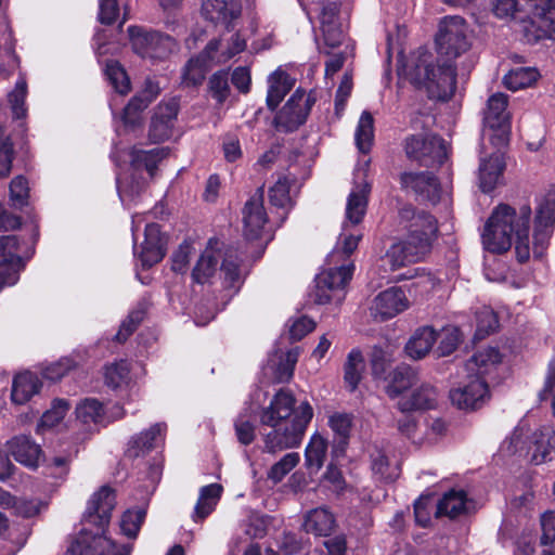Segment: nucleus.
Listing matches in <instances>:
<instances>
[{
  "label": "nucleus",
  "instance_id": "obj_3",
  "mask_svg": "<svg viewBox=\"0 0 555 555\" xmlns=\"http://www.w3.org/2000/svg\"><path fill=\"white\" fill-rule=\"evenodd\" d=\"M296 399L288 390H279L263 408L259 420L271 430L264 435V451L269 453L281 452L298 447L305 436L306 429L313 416V409L309 402L304 401L295 408Z\"/></svg>",
  "mask_w": 555,
  "mask_h": 555
},
{
  "label": "nucleus",
  "instance_id": "obj_14",
  "mask_svg": "<svg viewBox=\"0 0 555 555\" xmlns=\"http://www.w3.org/2000/svg\"><path fill=\"white\" fill-rule=\"evenodd\" d=\"M467 378V382L450 390V400L459 409L475 410L480 408L489 398V388L482 378Z\"/></svg>",
  "mask_w": 555,
  "mask_h": 555
},
{
  "label": "nucleus",
  "instance_id": "obj_22",
  "mask_svg": "<svg viewBox=\"0 0 555 555\" xmlns=\"http://www.w3.org/2000/svg\"><path fill=\"white\" fill-rule=\"evenodd\" d=\"M400 183L403 189L412 190L433 204L439 202L440 186L437 179L428 172H403Z\"/></svg>",
  "mask_w": 555,
  "mask_h": 555
},
{
  "label": "nucleus",
  "instance_id": "obj_1",
  "mask_svg": "<svg viewBox=\"0 0 555 555\" xmlns=\"http://www.w3.org/2000/svg\"><path fill=\"white\" fill-rule=\"evenodd\" d=\"M531 208L522 205L518 210L506 204L496 206L481 233L485 249L501 254L515 244L518 261H527L531 254L542 258L555 224V188L539 202L534 220L533 237L529 236Z\"/></svg>",
  "mask_w": 555,
  "mask_h": 555
},
{
  "label": "nucleus",
  "instance_id": "obj_34",
  "mask_svg": "<svg viewBox=\"0 0 555 555\" xmlns=\"http://www.w3.org/2000/svg\"><path fill=\"white\" fill-rule=\"evenodd\" d=\"M335 526L333 514L324 507L311 509L305 516L304 529L314 535H328Z\"/></svg>",
  "mask_w": 555,
  "mask_h": 555
},
{
  "label": "nucleus",
  "instance_id": "obj_15",
  "mask_svg": "<svg viewBox=\"0 0 555 555\" xmlns=\"http://www.w3.org/2000/svg\"><path fill=\"white\" fill-rule=\"evenodd\" d=\"M244 235L247 240H257L261 236L268 221L263 207V188H259L245 203L243 208Z\"/></svg>",
  "mask_w": 555,
  "mask_h": 555
},
{
  "label": "nucleus",
  "instance_id": "obj_17",
  "mask_svg": "<svg viewBox=\"0 0 555 555\" xmlns=\"http://www.w3.org/2000/svg\"><path fill=\"white\" fill-rule=\"evenodd\" d=\"M424 246H414L405 240L395 243L380 258V266L385 272H393L410 262H416L427 255L424 253Z\"/></svg>",
  "mask_w": 555,
  "mask_h": 555
},
{
  "label": "nucleus",
  "instance_id": "obj_45",
  "mask_svg": "<svg viewBox=\"0 0 555 555\" xmlns=\"http://www.w3.org/2000/svg\"><path fill=\"white\" fill-rule=\"evenodd\" d=\"M105 384L114 389L128 385L130 380V366L127 361L114 362L105 367Z\"/></svg>",
  "mask_w": 555,
  "mask_h": 555
},
{
  "label": "nucleus",
  "instance_id": "obj_46",
  "mask_svg": "<svg viewBox=\"0 0 555 555\" xmlns=\"http://www.w3.org/2000/svg\"><path fill=\"white\" fill-rule=\"evenodd\" d=\"M27 95V83L24 77H20L14 89L8 94V102L15 119L25 118L27 108L25 100Z\"/></svg>",
  "mask_w": 555,
  "mask_h": 555
},
{
  "label": "nucleus",
  "instance_id": "obj_58",
  "mask_svg": "<svg viewBox=\"0 0 555 555\" xmlns=\"http://www.w3.org/2000/svg\"><path fill=\"white\" fill-rule=\"evenodd\" d=\"M194 254V248L190 243H182L172 255L171 268L175 272H185L190 258Z\"/></svg>",
  "mask_w": 555,
  "mask_h": 555
},
{
  "label": "nucleus",
  "instance_id": "obj_43",
  "mask_svg": "<svg viewBox=\"0 0 555 555\" xmlns=\"http://www.w3.org/2000/svg\"><path fill=\"white\" fill-rule=\"evenodd\" d=\"M374 139V119L371 113L364 111L359 119L356 130V143L358 149L366 153L370 151Z\"/></svg>",
  "mask_w": 555,
  "mask_h": 555
},
{
  "label": "nucleus",
  "instance_id": "obj_54",
  "mask_svg": "<svg viewBox=\"0 0 555 555\" xmlns=\"http://www.w3.org/2000/svg\"><path fill=\"white\" fill-rule=\"evenodd\" d=\"M300 456L296 452L285 454L269 470L268 478L273 482H280L298 463Z\"/></svg>",
  "mask_w": 555,
  "mask_h": 555
},
{
  "label": "nucleus",
  "instance_id": "obj_39",
  "mask_svg": "<svg viewBox=\"0 0 555 555\" xmlns=\"http://www.w3.org/2000/svg\"><path fill=\"white\" fill-rule=\"evenodd\" d=\"M540 74L534 67H516L504 76V85L507 89L517 91L532 86Z\"/></svg>",
  "mask_w": 555,
  "mask_h": 555
},
{
  "label": "nucleus",
  "instance_id": "obj_4",
  "mask_svg": "<svg viewBox=\"0 0 555 555\" xmlns=\"http://www.w3.org/2000/svg\"><path fill=\"white\" fill-rule=\"evenodd\" d=\"M116 505L114 491L104 486L92 494L82 516L79 535L70 543L72 555H130L131 545L116 544L104 534Z\"/></svg>",
  "mask_w": 555,
  "mask_h": 555
},
{
  "label": "nucleus",
  "instance_id": "obj_53",
  "mask_svg": "<svg viewBox=\"0 0 555 555\" xmlns=\"http://www.w3.org/2000/svg\"><path fill=\"white\" fill-rule=\"evenodd\" d=\"M105 74L113 88L119 94H127L130 91V80L126 70L115 61L106 64Z\"/></svg>",
  "mask_w": 555,
  "mask_h": 555
},
{
  "label": "nucleus",
  "instance_id": "obj_36",
  "mask_svg": "<svg viewBox=\"0 0 555 555\" xmlns=\"http://www.w3.org/2000/svg\"><path fill=\"white\" fill-rule=\"evenodd\" d=\"M222 493V486L211 483L201 488L199 498L194 508L193 519L195 521L207 517L216 507Z\"/></svg>",
  "mask_w": 555,
  "mask_h": 555
},
{
  "label": "nucleus",
  "instance_id": "obj_6",
  "mask_svg": "<svg viewBox=\"0 0 555 555\" xmlns=\"http://www.w3.org/2000/svg\"><path fill=\"white\" fill-rule=\"evenodd\" d=\"M492 11L499 18H511L524 11L537 28V39L555 40V2L554 0H490Z\"/></svg>",
  "mask_w": 555,
  "mask_h": 555
},
{
  "label": "nucleus",
  "instance_id": "obj_26",
  "mask_svg": "<svg viewBox=\"0 0 555 555\" xmlns=\"http://www.w3.org/2000/svg\"><path fill=\"white\" fill-rule=\"evenodd\" d=\"M505 169L504 156L500 151L492 153L488 158L481 157L479 165V186L482 192H491L503 178Z\"/></svg>",
  "mask_w": 555,
  "mask_h": 555
},
{
  "label": "nucleus",
  "instance_id": "obj_60",
  "mask_svg": "<svg viewBox=\"0 0 555 555\" xmlns=\"http://www.w3.org/2000/svg\"><path fill=\"white\" fill-rule=\"evenodd\" d=\"M74 366L75 363L73 360L64 358L47 366L43 370V376L50 380H59L65 374H67Z\"/></svg>",
  "mask_w": 555,
  "mask_h": 555
},
{
  "label": "nucleus",
  "instance_id": "obj_55",
  "mask_svg": "<svg viewBox=\"0 0 555 555\" xmlns=\"http://www.w3.org/2000/svg\"><path fill=\"white\" fill-rule=\"evenodd\" d=\"M413 273L404 275V279L414 280L411 286L418 292L421 295H425L435 289L438 280L431 275L429 272H426L424 269H414Z\"/></svg>",
  "mask_w": 555,
  "mask_h": 555
},
{
  "label": "nucleus",
  "instance_id": "obj_62",
  "mask_svg": "<svg viewBox=\"0 0 555 555\" xmlns=\"http://www.w3.org/2000/svg\"><path fill=\"white\" fill-rule=\"evenodd\" d=\"M11 199L16 206H23L28 196V183L25 178L16 177L10 184Z\"/></svg>",
  "mask_w": 555,
  "mask_h": 555
},
{
  "label": "nucleus",
  "instance_id": "obj_20",
  "mask_svg": "<svg viewBox=\"0 0 555 555\" xmlns=\"http://www.w3.org/2000/svg\"><path fill=\"white\" fill-rule=\"evenodd\" d=\"M440 392L435 385L422 383L409 396H403L398 401V408L402 412L431 410L438 406Z\"/></svg>",
  "mask_w": 555,
  "mask_h": 555
},
{
  "label": "nucleus",
  "instance_id": "obj_11",
  "mask_svg": "<svg viewBox=\"0 0 555 555\" xmlns=\"http://www.w3.org/2000/svg\"><path fill=\"white\" fill-rule=\"evenodd\" d=\"M132 48L143 57L164 59L177 47L176 41L157 31H145L140 27L128 28Z\"/></svg>",
  "mask_w": 555,
  "mask_h": 555
},
{
  "label": "nucleus",
  "instance_id": "obj_25",
  "mask_svg": "<svg viewBox=\"0 0 555 555\" xmlns=\"http://www.w3.org/2000/svg\"><path fill=\"white\" fill-rule=\"evenodd\" d=\"M202 12L210 22L228 26L241 15L242 5L238 0H203Z\"/></svg>",
  "mask_w": 555,
  "mask_h": 555
},
{
  "label": "nucleus",
  "instance_id": "obj_40",
  "mask_svg": "<svg viewBox=\"0 0 555 555\" xmlns=\"http://www.w3.org/2000/svg\"><path fill=\"white\" fill-rule=\"evenodd\" d=\"M327 442L320 435H313L306 447L305 459L309 469L319 472L326 457Z\"/></svg>",
  "mask_w": 555,
  "mask_h": 555
},
{
  "label": "nucleus",
  "instance_id": "obj_13",
  "mask_svg": "<svg viewBox=\"0 0 555 555\" xmlns=\"http://www.w3.org/2000/svg\"><path fill=\"white\" fill-rule=\"evenodd\" d=\"M410 307L409 298L400 287H389L375 296L370 313L376 321H386L402 313Z\"/></svg>",
  "mask_w": 555,
  "mask_h": 555
},
{
  "label": "nucleus",
  "instance_id": "obj_30",
  "mask_svg": "<svg viewBox=\"0 0 555 555\" xmlns=\"http://www.w3.org/2000/svg\"><path fill=\"white\" fill-rule=\"evenodd\" d=\"M529 450L531 461L537 465L552 460L555 453V430L552 427H542L534 433Z\"/></svg>",
  "mask_w": 555,
  "mask_h": 555
},
{
  "label": "nucleus",
  "instance_id": "obj_28",
  "mask_svg": "<svg viewBox=\"0 0 555 555\" xmlns=\"http://www.w3.org/2000/svg\"><path fill=\"white\" fill-rule=\"evenodd\" d=\"M437 340L438 334L433 326H421L414 331L405 344L404 351L409 358L421 360L431 351Z\"/></svg>",
  "mask_w": 555,
  "mask_h": 555
},
{
  "label": "nucleus",
  "instance_id": "obj_35",
  "mask_svg": "<svg viewBox=\"0 0 555 555\" xmlns=\"http://www.w3.org/2000/svg\"><path fill=\"white\" fill-rule=\"evenodd\" d=\"M467 509V498L463 490H451L447 492L437 504V516L455 518Z\"/></svg>",
  "mask_w": 555,
  "mask_h": 555
},
{
  "label": "nucleus",
  "instance_id": "obj_37",
  "mask_svg": "<svg viewBox=\"0 0 555 555\" xmlns=\"http://www.w3.org/2000/svg\"><path fill=\"white\" fill-rule=\"evenodd\" d=\"M77 420L82 424H103L106 421L103 404L94 398H86L76 406Z\"/></svg>",
  "mask_w": 555,
  "mask_h": 555
},
{
  "label": "nucleus",
  "instance_id": "obj_41",
  "mask_svg": "<svg viewBox=\"0 0 555 555\" xmlns=\"http://www.w3.org/2000/svg\"><path fill=\"white\" fill-rule=\"evenodd\" d=\"M167 156V151L163 147H154L150 151L132 149L130 151L131 163L134 167H144L153 176L157 163Z\"/></svg>",
  "mask_w": 555,
  "mask_h": 555
},
{
  "label": "nucleus",
  "instance_id": "obj_59",
  "mask_svg": "<svg viewBox=\"0 0 555 555\" xmlns=\"http://www.w3.org/2000/svg\"><path fill=\"white\" fill-rule=\"evenodd\" d=\"M143 311L134 310L129 313L128 318L121 323L115 338L118 341H125L138 327L143 320Z\"/></svg>",
  "mask_w": 555,
  "mask_h": 555
},
{
  "label": "nucleus",
  "instance_id": "obj_63",
  "mask_svg": "<svg viewBox=\"0 0 555 555\" xmlns=\"http://www.w3.org/2000/svg\"><path fill=\"white\" fill-rule=\"evenodd\" d=\"M235 433L238 441L249 444L255 439V427L244 415H240L235 422Z\"/></svg>",
  "mask_w": 555,
  "mask_h": 555
},
{
  "label": "nucleus",
  "instance_id": "obj_57",
  "mask_svg": "<svg viewBox=\"0 0 555 555\" xmlns=\"http://www.w3.org/2000/svg\"><path fill=\"white\" fill-rule=\"evenodd\" d=\"M13 160V146L5 131L0 127V176L5 177L10 173Z\"/></svg>",
  "mask_w": 555,
  "mask_h": 555
},
{
  "label": "nucleus",
  "instance_id": "obj_52",
  "mask_svg": "<svg viewBox=\"0 0 555 555\" xmlns=\"http://www.w3.org/2000/svg\"><path fill=\"white\" fill-rule=\"evenodd\" d=\"M363 357L359 350H351L345 364V382L354 390L361 379Z\"/></svg>",
  "mask_w": 555,
  "mask_h": 555
},
{
  "label": "nucleus",
  "instance_id": "obj_50",
  "mask_svg": "<svg viewBox=\"0 0 555 555\" xmlns=\"http://www.w3.org/2000/svg\"><path fill=\"white\" fill-rule=\"evenodd\" d=\"M207 63L199 57L191 59L182 72V85L185 87H195L203 82L207 70Z\"/></svg>",
  "mask_w": 555,
  "mask_h": 555
},
{
  "label": "nucleus",
  "instance_id": "obj_33",
  "mask_svg": "<svg viewBox=\"0 0 555 555\" xmlns=\"http://www.w3.org/2000/svg\"><path fill=\"white\" fill-rule=\"evenodd\" d=\"M220 255L209 246L203 251L195 267L192 270L193 282L197 284L210 283L217 272Z\"/></svg>",
  "mask_w": 555,
  "mask_h": 555
},
{
  "label": "nucleus",
  "instance_id": "obj_56",
  "mask_svg": "<svg viewBox=\"0 0 555 555\" xmlns=\"http://www.w3.org/2000/svg\"><path fill=\"white\" fill-rule=\"evenodd\" d=\"M209 91L219 103L227 100L230 93L228 74L225 72L215 73L208 81Z\"/></svg>",
  "mask_w": 555,
  "mask_h": 555
},
{
  "label": "nucleus",
  "instance_id": "obj_27",
  "mask_svg": "<svg viewBox=\"0 0 555 555\" xmlns=\"http://www.w3.org/2000/svg\"><path fill=\"white\" fill-rule=\"evenodd\" d=\"M165 256L164 238L159 225L147 223L144 229V241L139 254L143 267H152Z\"/></svg>",
  "mask_w": 555,
  "mask_h": 555
},
{
  "label": "nucleus",
  "instance_id": "obj_23",
  "mask_svg": "<svg viewBox=\"0 0 555 555\" xmlns=\"http://www.w3.org/2000/svg\"><path fill=\"white\" fill-rule=\"evenodd\" d=\"M503 354L496 347H486L476 351L469 360L465 363V371L467 377H479L483 379V376L493 372L498 365L501 364Z\"/></svg>",
  "mask_w": 555,
  "mask_h": 555
},
{
  "label": "nucleus",
  "instance_id": "obj_8",
  "mask_svg": "<svg viewBox=\"0 0 555 555\" xmlns=\"http://www.w3.org/2000/svg\"><path fill=\"white\" fill-rule=\"evenodd\" d=\"M507 96L503 93L491 95L483 113V133L493 145L501 147L507 144L511 133Z\"/></svg>",
  "mask_w": 555,
  "mask_h": 555
},
{
  "label": "nucleus",
  "instance_id": "obj_12",
  "mask_svg": "<svg viewBox=\"0 0 555 555\" xmlns=\"http://www.w3.org/2000/svg\"><path fill=\"white\" fill-rule=\"evenodd\" d=\"M21 250L22 244L16 235L0 236V291L18 281L20 272L25 266Z\"/></svg>",
  "mask_w": 555,
  "mask_h": 555
},
{
  "label": "nucleus",
  "instance_id": "obj_2",
  "mask_svg": "<svg viewBox=\"0 0 555 555\" xmlns=\"http://www.w3.org/2000/svg\"><path fill=\"white\" fill-rule=\"evenodd\" d=\"M436 44L446 62L435 63L434 55L426 49L411 54L403 66L404 77L416 88L424 89L430 99L449 100L456 88V72L450 62L470 49L468 26L461 16H447L439 24Z\"/></svg>",
  "mask_w": 555,
  "mask_h": 555
},
{
  "label": "nucleus",
  "instance_id": "obj_24",
  "mask_svg": "<svg viewBox=\"0 0 555 555\" xmlns=\"http://www.w3.org/2000/svg\"><path fill=\"white\" fill-rule=\"evenodd\" d=\"M167 426L164 423H157L150 429L142 431L133 437L129 443L126 454L130 459H137L145 455L154 448L164 442Z\"/></svg>",
  "mask_w": 555,
  "mask_h": 555
},
{
  "label": "nucleus",
  "instance_id": "obj_51",
  "mask_svg": "<svg viewBox=\"0 0 555 555\" xmlns=\"http://www.w3.org/2000/svg\"><path fill=\"white\" fill-rule=\"evenodd\" d=\"M498 326V317L490 307H482L476 312V338H483L494 332Z\"/></svg>",
  "mask_w": 555,
  "mask_h": 555
},
{
  "label": "nucleus",
  "instance_id": "obj_5",
  "mask_svg": "<svg viewBox=\"0 0 555 555\" xmlns=\"http://www.w3.org/2000/svg\"><path fill=\"white\" fill-rule=\"evenodd\" d=\"M362 235L359 225L343 222L341 232L326 259L328 268L315 276L314 286L309 294L313 302L325 305L331 301L339 304L344 300L345 288L354 270L349 257L358 248Z\"/></svg>",
  "mask_w": 555,
  "mask_h": 555
},
{
  "label": "nucleus",
  "instance_id": "obj_19",
  "mask_svg": "<svg viewBox=\"0 0 555 555\" xmlns=\"http://www.w3.org/2000/svg\"><path fill=\"white\" fill-rule=\"evenodd\" d=\"M7 450L16 462L30 469H36L43 457L41 447L26 435L10 439L7 442Z\"/></svg>",
  "mask_w": 555,
  "mask_h": 555
},
{
  "label": "nucleus",
  "instance_id": "obj_29",
  "mask_svg": "<svg viewBox=\"0 0 555 555\" xmlns=\"http://www.w3.org/2000/svg\"><path fill=\"white\" fill-rule=\"evenodd\" d=\"M158 87L153 82L146 85L145 90L134 95L124 109L122 120L126 126L134 128L141 120V113L158 94Z\"/></svg>",
  "mask_w": 555,
  "mask_h": 555
},
{
  "label": "nucleus",
  "instance_id": "obj_21",
  "mask_svg": "<svg viewBox=\"0 0 555 555\" xmlns=\"http://www.w3.org/2000/svg\"><path fill=\"white\" fill-rule=\"evenodd\" d=\"M300 349L298 347L288 350L287 352L275 351L272 353L264 366V373L271 375L275 383H287L294 375V370Z\"/></svg>",
  "mask_w": 555,
  "mask_h": 555
},
{
  "label": "nucleus",
  "instance_id": "obj_31",
  "mask_svg": "<svg viewBox=\"0 0 555 555\" xmlns=\"http://www.w3.org/2000/svg\"><path fill=\"white\" fill-rule=\"evenodd\" d=\"M295 79L286 72L276 69L268 78L267 105L275 109L287 92L294 87Z\"/></svg>",
  "mask_w": 555,
  "mask_h": 555
},
{
  "label": "nucleus",
  "instance_id": "obj_42",
  "mask_svg": "<svg viewBox=\"0 0 555 555\" xmlns=\"http://www.w3.org/2000/svg\"><path fill=\"white\" fill-rule=\"evenodd\" d=\"M438 334V347L436 353L438 357L450 356L462 343L463 334L460 328L453 325L442 327Z\"/></svg>",
  "mask_w": 555,
  "mask_h": 555
},
{
  "label": "nucleus",
  "instance_id": "obj_47",
  "mask_svg": "<svg viewBox=\"0 0 555 555\" xmlns=\"http://www.w3.org/2000/svg\"><path fill=\"white\" fill-rule=\"evenodd\" d=\"M145 515L146 513L143 508L127 509L121 515L119 521L121 533L129 539H135L145 519Z\"/></svg>",
  "mask_w": 555,
  "mask_h": 555
},
{
  "label": "nucleus",
  "instance_id": "obj_61",
  "mask_svg": "<svg viewBox=\"0 0 555 555\" xmlns=\"http://www.w3.org/2000/svg\"><path fill=\"white\" fill-rule=\"evenodd\" d=\"M328 425L336 435L346 439L351 429V416L346 413H335L330 417Z\"/></svg>",
  "mask_w": 555,
  "mask_h": 555
},
{
  "label": "nucleus",
  "instance_id": "obj_18",
  "mask_svg": "<svg viewBox=\"0 0 555 555\" xmlns=\"http://www.w3.org/2000/svg\"><path fill=\"white\" fill-rule=\"evenodd\" d=\"M178 111L179 103L176 99L157 105L150 127V139L153 142L165 141L171 137Z\"/></svg>",
  "mask_w": 555,
  "mask_h": 555
},
{
  "label": "nucleus",
  "instance_id": "obj_44",
  "mask_svg": "<svg viewBox=\"0 0 555 555\" xmlns=\"http://www.w3.org/2000/svg\"><path fill=\"white\" fill-rule=\"evenodd\" d=\"M69 410L68 401L64 399H56L52 402L51 408L46 411L37 426L38 434L43 433L46 428H53L56 426L67 414Z\"/></svg>",
  "mask_w": 555,
  "mask_h": 555
},
{
  "label": "nucleus",
  "instance_id": "obj_49",
  "mask_svg": "<svg viewBox=\"0 0 555 555\" xmlns=\"http://www.w3.org/2000/svg\"><path fill=\"white\" fill-rule=\"evenodd\" d=\"M291 180L287 177H280L269 190L270 203L282 209H291L293 206L289 195Z\"/></svg>",
  "mask_w": 555,
  "mask_h": 555
},
{
  "label": "nucleus",
  "instance_id": "obj_10",
  "mask_svg": "<svg viewBox=\"0 0 555 555\" xmlns=\"http://www.w3.org/2000/svg\"><path fill=\"white\" fill-rule=\"evenodd\" d=\"M315 103L312 93H306L297 89L276 114L274 124L278 130L292 132L298 129L305 121Z\"/></svg>",
  "mask_w": 555,
  "mask_h": 555
},
{
  "label": "nucleus",
  "instance_id": "obj_7",
  "mask_svg": "<svg viewBox=\"0 0 555 555\" xmlns=\"http://www.w3.org/2000/svg\"><path fill=\"white\" fill-rule=\"evenodd\" d=\"M398 222L405 232L404 240L414 246L425 245L424 253L428 254L437 236L436 219L423 210H415L412 206H404L399 210Z\"/></svg>",
  "mask_w": 555,
  "mask_h": 555
},
{
  "label": "nucleus",
  "instance_id": "obj_16",
  "mask_svg": "<svg viewBox=\"0 0 555 555\" xmlns=\"http://www.w3.org/2000/svg\"><path fill=\"white\" fill-rule=\"evenodd\" d=\"M357 181L348 195L346 205L345 223L360 225L367 208L369 194L371 185L365 179V171L362 170L357 173Z\"/></svg>",
  "mask_w": 555,
  "mask_h": 555
},
{
  "label": "nucleus",
  "instance_id": "obj_9",
  "mask_svg": "<svg viewBox=\"0 0 555 555\" xmlns=\"http://www.w3.org/2000/svg\"><path fill=\"white\" fill-rule=\"evenodd\" d=\"M404 152L409 159L430 167L441 165L448 156L443 139L434 134H412L404 140Z\"/></svg>",
  "mask_w": 555,
  "mask_h": 555
},
{
  "label": "nucleus",
  "instance_id": "obj_38",
  "mask_svg": "<svg viewBox=\"0 0 555 555\" xmlns=\"http://www.w3.org/2000/svg\"><path fill=\"white\" fill-rule=\"evenodd\" d=\"M417 383V372L408 365L397 367L392 373L391 383L387 387L389 397L395 398Z\"/></svg>",
  "mask_w": 555,
  "mask_h": 555
},
{
  "label": "nucleus",
  "instance_id": "obj_32",
  "mask_svg": "<svg viewBox=\"0 0 555 555\" xmlns=\"http://www.w3.org/2000/svg\"><path fill=\"white\" fill-rule=\"evenodd\" d=\"M41 382L38 376L30 372L16 375L13 379L11 398L16 404L26 403L34 395L38 393Z\"/></svg>",
  "mask_w": 555,
  "mask_h": 555
},
{
  "label": "nucleus",
  "instance_id": "obj_64",
  "mask_svg": "<svg viewBox=\"0 0 555 555\" xmlns=\"http://www.w3.org/2000/svg\"><path fill=\"white\" fill-rule=\"evenodd\" d=\"M548 397L553 398L552 406L555 415V358L550 362L544 388L540 392L541 400H546Z\"/></svg>",
  "mask_w": 555,
  "mask_h": 555
},
{
  "label": "nucleus",
  "instance_id": "obj_48",
  "mask_svg": "<svg viewBox=\"0 0 555 555\" xmlns=\"http://www.w3.org/2000/svg\"><path fill=\"white\" fill-rule=\"evenodd\" d=\"M220 271L223 275L224 287L229 288L230 295L234 294L241 284V270L237 258L229 254L224 258Z\"/></svg>",
  "mask_w": 555,
  "mask_h": 555
}]
</instances>
